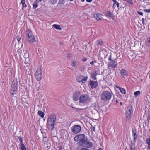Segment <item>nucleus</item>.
Masks as SVG:
<instances>
[{"instance_id": "obj_1", "label": "nucleus", "mask_w": 150, "mask_h": 150, "mask_svg": "<svg viewBox=\"0 0 150 150\" xmlns=\"http://www.w3.org/2000/svg\"><path fill=\"white\" fill-rule=\"evenodd\" d=\"M74 140L76 142L79 141L77 143V145L79 148L83 147L89 149L92 148L93 146V143L91 142L88 141L87 137H85L84 134L76 135L74 137Z\"/></svg>"}, {"instance_id": "obj_2", "label": "nucleus", "mask_w": 150, "mask_h": 150, "mask_svg": "<svg viewBox=\"0 0 150 150\" xmlns=\"http://www.w3.org/2000/svg\"><path fill=\"white\" fill-rule=\"evenodd\" d=\"M56 115L54 114H52L47 120V126L48 129L52 130L54 127V123L56 121Z\"/></svg>"}, {"instance_id": "obj_3", "label": "nucleus", "mask_w": 150, "mask_h": 150, "mask_svg": "<svg viewBox=\"0 0 150 150\" xmlns=\"http://www.w3.org/2000/svg\"><path fill=\"white\" fill-rule=\"evenodd\" d=\"M112 93L106 90L103 91L100 95V98L103 101H107L110 100L112 97Z\"/></svg>"}, {"instance_id": "obj_4", "label": "nucleus", "mask_w": 150, "mask_h": 150, "mask_svg": "<svg viewBox=\"0 0 150 150\" xmlns=\"http://www.w3.org/2000/svg\"><path fill=\"white\" fill-rule=\"evenodd\" d=\"M27 35H26V39L27 41L31 42L33 43L35 41L34 36L30 33V31L28 29L27 31Z\"/></svg>"}, {"instance_id": "obj_5", "label": "nucleus", "mask_w": 150, "mask_h": 150, "mask_svg": "<svg viewBox=\"0 0 150 150\" xmlns=\"http://www.w3.org/2000/svg\"><path fill=\"white\" fill-rule=\"evenodd\" d=\"M132 107L129 106L127 108L125 113L127 120H129L130 118L131 115L133 113Z\"/></svg>"}, {"instance_id": "obj_6", "label": "nucleus", "mask_w": 150, "mask_h": 150, "mask_svg": "<svg viewBox=\"0 0 150 150\" xmlns=\"http://www.w3.org/2000/svg\"><path fill=\"white\" fill-rule=\"evenodd\" d=\"M90 96L89 95L84 94L80 96L79 97V102L83 103H84L89 100Z\"/></svg>"}, {"instance_id": "obj_7", "label": "nucleus", "mask_w": 150, "mask_h": 150, "mask_svg": "<svg viewBox=\"0 0 150 150\" xmlns=\"http://www.w3.org/2000/svg\"><path fill=\"white\" fill-rule=\"evenodd\" d=\"M21 61L22 62L25 64L24 67H28L30 65L29 58L27 57H21Z\"/></svg>"}, {"instance_id": "obj_8", "label": "nucleus", "mask_w": 150, "mask_h": 150, "mask_svg": "<svg viewBox=\"0 0 150 150\" xmlns=\"http://www.w3.org/2000/svg\"><path fill=\"white\" fill-rule=\"evenodd\" d=\"M81 130V127L79 125H74L71 128V130L74 133L77 134L80 132Z\"/></svg>"}, {"instance_id": "obj_9", "label": "nucleus", "mask_w": 150, "mask_h": 150, "mask_svg": "<svg viewBox=\"0 0 150 150\" xmlns=\"http://www.w3.org/2000/svg\"><path fill=\"white\" fill-rule=\"evenodd\" d=\"M81 93L79 91H77L74 93L73 95V99L75 101H77L79 100V96Z\"/></svg>"}, {"instance_id": "obj_10", "label": "nucleus", "mask_w": 150, "mask_h": 150, "mask_svg": "<svg viewBox=\"0 0 150 150\" xmlns=\"http://www.w3.org/2000/svg\"><path fill=\"white\" fill-rule=\"evenodd\" d=\"M111 61V62L108 63V66L113 68H116L117 67V63L116 59H115Z\"/></svg>"}, {"instance_id": "obj_11", "label": "nucleus", "mask_w": 150, "mask_h": 150, "mask_svg": "<svg viewBox=\"0 0 150 150\" xmlns=\"http://www.w3.org/2000/svg\"><path fill=\"white\" fill-rule=\"evenodd\" d=\"M89 83L92 89L96 88L98 85V83L97 81H93L90 80L89 81Z\"/></svg>"}, {"instance_id": "obj_12", "label": "nucleus", "mask_w": 150, "mask_h": 150, "mask_svg": "<svg viewBox=\"0 0 150 150\" xmlns=\"http://www.w3.org/2000/svg\"><path fill=\"white\" fill-rule=\"evenodd\" d=\"M93 17L97 21H99L102 19L103 18L102 15L99 13L94 14L93 15Z\"/></svg>"}, {"instance_id": "obj_13", "label": "nucleus", "mask_w": 150, "mask_h": 150, "mask_svg": "<svg viewBox=\"0 0 150 150\" xmlns=\"http://www.w3.org/2000/svg\"><path fill=\"white\" fill-rule=\"evenodd\" d=\"M18 83V82L17 81V79L14 80L12 83L11 88H15L17 89Z\"/></svg>"}, {"instance_id": "obj_14", "label": "nucleus", "mask_w": 150, "mask_h": 150, "mask_svg": "<svg viewBox=\"0 0 150 150\" xmlns=\"http://www.w3.org/2000/svg\"><path fill=\"white\" fill-rule=\"evenodd\" d=\"M105 15L107 16L112 18L113 16V13L109 11H105L104 12Z\"/></svg>"}, {"instance_id": "obj_15", "label": "nucleus", "mask_w": 150, "mask_h": 150, "mask_svg": "<svg viewBox=\"0 0 150 150\" xmlns=\"http://www.w3.org/2000/svg\"><path fill=\"white\" fill-rule=\"evenodd\" d=\"M97 71L95 70L94 72L92 73L91 74V77L93 80H96V76L97 74Z\"/></svg>"}, {"instance_id": "obj_16", "label": "nucleus", "mask_w": 150, "mask_h": 150, "mask_svg": "<svg viewBox=\"0 0 150 150\" xmlns=\"http://www.w3.org/2000/svg\"><path fill=\"white\" fill-rule=\"evenodd\" d=\"M120 73L123 78H125L128 75L126 71L124 69H122Z\"/></svg>"}, {"instance_id": "obj_17", "label": "nucleus", "mask_w": 150, "mask_h": 150, "mask_svg": "<svg viewBox=\"0 0 150 150\" xmlns=\"http://www.w3.org/2000/svg\"><path fill=\"white\" fill-rule=\"evenodd\" d=\"M132 132L133 134V140H136L137 139V131L136 129H132Z\"/></svg>"}, {"instance_id": "obj_18", "label": "nucleus", "mask_w": 150, "mask_h": 150, "mask_svg": "<svg viewBox=\"0 0 150 150\" xmlns=\"http://www.w3.org/2000/svg\"><path fill=\"white\" fill-rule=\"evenodd\" d=\"M71 65L75 67L79 65V63L76 61L73 60L71 61Z\"/></svg>"}, {"instance_id": "obj_19", "label": "nucleus", "mask_w": 150, "mask_h": 150, "mask_svg": "<svg viewBox=\"0 0 150 150\" xmlns=\"http://www.w3.org/2000/svg\"><path fill=\"white\" fill-rule=\"evenodd\" d=\"M35 74V76L36 79L38 81L40 80L42 78V74Z\"/></svg>"}, {"instance_id": "obj_20", "label": "nucleus", "mask_w": 150, "mask_h": 150, "mask_svg": "<svg viewBox=\"0 0 150 150\" xmlns=\"http://www.w3.org/2000/svg\"><path fill=\"white\" fill-rule=\"evenodd\" d=\"M117 88L119 89L122 93L123 94H125V93L126 91L124 88H122L119 86L117 87Z\"/></svg>"}, {"instance_id": "obj_21", "label": "nucleus", "mask_w": 150, "mask_h": 150, "mask_svg": "<svg viewBox=\"0 0 150 150\" xmlns=\"http://www.w3.org/2000/svg\"><path fill=\"white\" fill-rule=\"evenodd\" d=\"M16 89L15 88H11L10 91V93L12 95H14L15 94H16Z\"/></svg>"}, {"instance_id": "obj_22", "label": "nucleus", "mask_w": 150, "mask_h": 150, "mask_svg": "<svg viewBox=\"0 0 150 150\" xmlns=\"http://www.w3.org/2000/svg\"><path fill=\"white\" fill-rule=\"evenodd\" d=\"M146 142L148 144V148L149 149H150V137L146 139Z\"/></svg>"}, {"instance_id": "obj_23", "label": "nucleus", "mask_w": 150, "mask_h": 150, "mask_svg": "<svg viewBox=\"0 0 150 150\" xmlns=\"http://www.w3.org/2000/svg\"><path fill=\"white\" fill-rule=\"evenodd\" d=\"M26 74L27 76V78L28 79H31L32 78V76H31L30 74L31 73L30 72H29V71H28L26 72Z\"/></svg>"}, {"instance_id": "obj_24", "label": "nucleus", "mask_w": 150, "mask_h": 150, "mask_svg": "<svg viewBox=\"0 0 150 150\" xmlns=\"http://www.w3.org/2000/svg\"><path fill=\"white\" fill-rule=\"evenodd\" d=\"M53 27L57 29L61 30L62 29L60 26L58 25L54 24L53 25Z\"/></svg>"}, {"instance_id": "obj_25", "label": "nucleus", "mask_w": 150, "mask_h": 150, "mask_svg": "<svg viewBox=\"0 0 150 150\" xmlns=\"http://www.w3.org/2000/svg\"><path fill=\"white\" fill-rule=\"evenodd\" d=\"M136 140H134L133 141H131V144L130 145V148L131 147H135V143L136 142Z\"/></svg>"}, {"instance_id": "obj_26", "label": "nucleus", "mask_w": 150, "mask_h": 150, "mask_svg": "<svg viewBox=\"0 0 150 150\" xmlns=\"http://www.w3.org/2000/svg\"><path fill=\"white\" fill-rule=\"evenodd\" d=\"M38 114L41 117V118H43L44 116V114L43 112L41 111H38Z\"/></svg>"}, {"instance_id": "obj_27", "label": "nucleus", "mask_w": 150, "mask_h": 150, "mask_svg": "<svg viewBox=\"0 0 150 150\" xmlns=\"http://www.w3.org/2000/svg\"><path fill=\"white\" fill-rule=\"evenodd\" d=\"M21 150H26V148L24 144L20 145Z\"/></svg>"}, {"instance_id": "obj_28", "label": "nucleus", "mask_w": 150, "mask_h": 150, "mask_svg": "<svg viewBox=\"0 0 150 150\" xmlns=\"http://www.w3.org/2000/svg\"><path fill=\"white\" fill-rule=\"evenodd\" d=\"M38 2L37 1H35L33 4V8L34 9H35L38 7Z\"/></svg>"}, {"instance_id": "obj_29", "label": "nucleus", "mask_w": 150, "mask_h": 150, "mask_svg": "<svg viewBox=\"0 0 150 150\" xmlns=\"http://www.w3.org/2000/svg\"><path fill=\"white\" fill-rule=\"evenodd\" d=\"M113 2V6H115L116 4L117 7L118 8L119 7V3L116 0H112Z\"/></svg>"}, {"instance_id": "obj_30", "label": "nucleus", "mask_w": 150, "mask_h": 150, "mask_svg": "<svg viewBox=\"0 0 150 150\" xmlns=\"http://www.w3.org/2000/svg\"><path fill=\"white\" fill-rule=\"evenodd\" d=\"M141 93L139 91L135 92L134 94L135 97H137L138 96L140 95Z\"/></svg>"}, {"instance_id": "obj_31", "label": "nucleus", "mask_w": 150, "mask_h": 150, "mask_svg": "<svg viewBox=\"0 0 150 150\" xmlns=\"http://www.w3.org/2000/svg\"><path fill=\"white\" fill-rule=\"evenodd\" d=\"M104 44L103 42L101 40H98V43L97 45H103Z\"/></svg>"}, {"instance_id": "obj_32", "label": "nucleus", "mask_w": 150, "mask_h": 150, "mask_svg": "<svg viewBox=\"0 0 150 150\" xmlns=\"http://www.w3.org/2000/svg\"><path fill=\"white\" fill-rule=\"evenodd\" d=\"M42 74V71L41 69H38L36 71L35 74Z\"/></svg>"}, {"instance_id": "obj_33", "label": "nucleus", "mask_w": 150, "mask_h": 150, "mask_svg": "<svg viewBox=\"0 0 150 150\" xmlns=\"http://www.w3.org/2000/svg\"><path fill=\"white\" fill-rule=\"evenodd\" d=\"M23 138V137L20 136L19 137V140L20 141V145L21 144H23V139H22Z\"/></svg>"}, {"instance_id": "obj_34", "label": "nucleus", "mask_w": 150, "mask_h": 150, "mask_svg": "<svg viewBox=\"0 0 150 150\" xmlns=\"http://www.w3.org/2000/svg\"><path fill=\"white\" fill-rule=\"evenodd\" d=\"M57 0H50V3L52 4H54L57 3Z\"/></svg>"}, {"instance_id": "obj_35", "label": "nucleus", "mask_w": 150, "mask_h": 150, "mask_svg": "<svg viewBox=\"0 0 150 150\" xmlns=\"http://www.w3.org/2000/svg\"><path fill=\"white\" fill-rule=\"evenodd\" d=\"M83 77V79H82V81L83 82V81H87V79H88V77L86 76V77Z\"/></svg>"}, {"instance_id": "obj_36", "label": "nucleus", "mask_w": 150, "mask_h": 150, "mask_svg": "<svg viewBox=\"0 0 150 150\" xmlns=\"http://www.w3.org/2000/svg\"><path fill=\"white\" fill-rule=\"evenodd\" d=\"M80 148H81L80 150H89V149H88V148H86V147H82Z\"/></svg>"}, {"instance_id": "obj_37", "label": "nucleus", "mask_w": 150, "mask_h": 150, "mask_svg": "<svg viewBox=\"0 0 150 150\" xmlns=\"http://www.w3.org/2000/svg\"><path fill=\"white\" fill-rule=\"evenodd\" d=\"M64 1L63 0H61L59 1V4H64Z\"/></svg>"}, {"instance_id": "obj_38", "label": "nucleus", "mask_w": 150, "mask_h": 150, "mask_svg": "<svg viewBox=\"0 0 150 150\" xmlns=\"http://www.w3.org/2000/svg\"><path fill=\"white\" fill-rule=\"evenodd\" d=\"M16 39L18 41H19L21 39V37L19 35H17L16 37Z\"/></svg>"}, {"instance_id": "obj_39", "label": "nucleus", "mask_w": 150, "mask_h": 150, "mask_svg": "<svg viewBox=\"0 0 150 150\" xmlns=\"http://www.w3.org/2000/svg\"><path fill=\"white\" fill-rule=\"evenodd\" d=\"M95 62H96V61L95 60H94L93 61H91V62H90V64L92 65H93L94 63Z\"/></svg>"}, {"instance_id": "obj_40", "label": "nucleus", "mask_w": 150, "mask_h": 150, "mask_svg": "<svg viewBox=\"0 0 150 150\" xmlns=\"http://www.w3.org/2000/svg\"><path fill=\"white\" fill-rule=\"evenodd\" d=\"M128 3L132 4V0H125Z\"/></svg>"}, {"instance_id": "obj_41", "label": "nucleus", "mask_w": 150, "mask_h": 150, "mask_svg": "<svg viewBox=\"0 0 150 150\" xmlns=\"http://www.w3.org/2000/svg\"><path fill=\"white\" fill-rule=\"evenodd\" d=\"M111 57H112V56H111V54H110V55H109V58L108 59L110 61H111L112 60L111 59Z\"/></svg>"}, {"instance_id": "obj_42", "label": "nucleus", "mask_w": 150, "mask_h": 150, "mask_svg": "<svg viewBox=\"0 0 150 150\" xmlns=\"http://www.w3.org/2000/svg\"><path fill=\"white\" fill-rule=\"evenodd\" d=\"M144 11L145 12H148V13H150V9H144Z\"/></svg>"}, {"instance_id": "obj_43", "label": "nucleus", "mask_w": 150, "mask_h": 150, "mask_svg": "<svg viewBox=\"0 0 150 150\" xmlns=\"http://www.w3.org/2000/svg\"><path fill=\"white\" fill-rule=\"evenodd\" d=\"M22 5L23 6V7H27V5L25 3V2L23 3V4H22Z\"/></svg>"}, {"instance_id": "obj_44", "label": "nucleus", "mask_w": 150, "mask_h": 150, "mask_svg": "<svg viewBox=\"0 0 150 150\" xmlns=\"http://www.w3.org/2000/svg\"><path fill=\"white\" fill-rule=\"evenodd\" d=\"M137 13L138 14L142 15V16L143 15V13L142 12H141L138 11Z\"/></svg>"}, {"instance_id": "obj_45", "label": "nucleus", "mask_w": 150, "mask_h": 150, "mask_svg": "<svg viewBox=\"0 0 150 150\" xmlns=\"http://www.w3.org/2000/svg\"><path fill=\"white\" fill-rule=\"evenodd\" d=\"M87 60V59L86 57H84L82 58V60L83 62H85Z\"/></svg>"}, {"instance_id": "obj_46", "label": "nucleus", "mask_w": 150, "mask_h": 150, "mask_svg": "<svg viewBox=\"0 0 150 150\" xmlns=\"http://www.w3.org/2000/svg\"><path fill=\"white\" fill-rule=\"evenodd\" d=\"M142 21L143 25H144V18H142Z\"/></svg>"}, {"instance_id": "obj_47", "label": "nucleus", "mask_w": 150, "mask_h": 150, "mask_svg": "<svg viewBox=\"0 0 150 150\" xmlns=\"http://www.w3.org/2000/svg\"><path fill=\"white\" fill-rule=\"evenodd\" d=\"M31 79H28V78H27V81H28L29 83H30L31 82V81H31Z\"/></svg>"}, {"instance_id": "obj_48", "label": "nucleus", "mask_w": 150, "mask_h": 150, "mask_svg": "<svg viewBox=\"0 0 150 150\" xmlns=\"http://www.w3.org/2000/svg\"><path fill=\"white\" fill-rule=\"evenodd\" d=\"M28 54L27 53H24V56H23V57L24 56V57H27L28 56Z\"/></svg>"}, {"instance_id": "obj_49", "label": "nucleus", "mask_w": 150, "mask_h": 150, "mask_svg": "<svg viewBox=\"0 0 150 150\" xmlns=\"http://www.w3.org/2000/svg\"><path fill=\"white\" fill-rule=\"evenodd\" d=\"M59 150H62V148L61 146H59Z\"/></svg>"}, {"instance_id": "obj_50", "label": "nucleus", "mask_w": 150, "mask_h": 150, "mask_svg": "<svg viewBox=\"0 0 150 150\" xmlns=\"http://www.w3.org/2000/svg\"><path fill=\"white\" fill-rule=\"evenodd\" d=\"M131 150H135V147H131L130 148Z\"/></svg>"}, {"instance_id": "obj_51", "label": "nucleus", "mask_w": 150, "mask_h": 150, "mask_svg": "<svg viewBox=\"0 0 150 150\" xmlns=\"http://www.w3.org/2000/svg\"><path fill=\"white\" fill-rule=\"evenodd\" d=\"M77 80H78V81L79 82H82V83H83V81H82V79L81 80H78V79H77Z\"/></svg>"}, {"instance_id": "obj_52", "label": "nucleus", "mask_w": 150, "mask_h": 150, "mask_svg": "<svg viewBox=\"0 0 150 150\" xmlns=\"http://www.w3.org/2000/svg\"><path fill=\"white\" fill-rule=\"evenodd\" d=\"M21 3L22 4H23V3L25 2V0H21Z\"/></svg>"}, {"instance_id": "obj_53", "label": "nucleus", "mask_w": 150, "mask_h": 150, "mask_svg": "<svg viewBox=\"0 0 150 150\" xmlns=\"http://www.w3.org/2000/svg\"><path fill=\"white\" fill-rule=\"evenodd\" d=\"M86 1L88 2H91L92 1V0H86Z\"/></svg>"}, {"instance_id": "obj_54", "label": "nucleus", "mask_w": 150, "mask_h": 150, "mask_svg": "<svg viewBox=\"0 0 150 150\" xmlns=\"http://www.w3.org/2000/svg\"><path fill=\"white\" fill-rule=\"evenodd\" d=\"M93 130L94 131H95V127H93Z\"/></svg>"}, {"instance_id": "obj_55", "label": "nucleus", "mask_w": 150, "mask_h": 150, "mask_svg": "<svg viewBox=\"0 0 150 150\" xmlns=\"http://www.w3.org/2000/svg\"><path fill=\"white\" fill-rule=\"evenodd\" d=\"M98 150H103V149L101 148H100L99 149H98Z\"/></svg>"}, {"instance_id": "obj_56", "label": "nucleus", "mask_w": 150, "mask_h": 150, "mask_svg": "<svg viewBox=\"0 0 150 150\" xmlns=\"http://www.w3.org/2000/svg\"><path fill=\"white\" fill-rule=\"evenodd\" d=\"M21 85L23 86H25L24 84V83H23V84H21Z\"/></svg>"}, {"instance_id": "obj_57", "label": "nucleus", "mask_w": 150, "mask_h": 150, "mask_svg": "<svg viewBox=\"0 0 150 150\" xmlns=\"http://www.w3.org/2000/svg\"><path fill=\"white\" fill-rule=\"evenodd\" d=\"M122 103L121 102H120V105H122Z\"/></svg>"}, {"instance_id": "obj_58", "label": "nucleus", "mask_w": 150, "mask_h": 150, "mask_svg": "<svg viewBox=\"0 0 150 150\" xmlns=\"http://www.w3.org/2000/svg\"><path fill=\"white\" fill-rule=\"evenodd\" d=\"M125 150H129L127 148H126Z\"/></svg>"}, {"instance_id": "obj_59", "label": "nucleus", "mask_w": 150, "mask_h": 150, "mask_svg": "<svg viewBox=\"0 0 150 150\" xmlns=\"http://www.w3.org/2000/svg\"><path fill=\"white\" fill-rule=\"evenodd\" d=\"M81 0V1L83 2H84L85 1V0Z\"/></svg>"}, {"instance_id": "obj_60", "label": "nucleus", "mask_w": 150, "mask_h": 150, "mask_svg": "<svg viewBox=\"0 0 150 150\" xmlns=\"http://www.w3.org/2000/svg\"><path fill=\"white\" fill-rule=\"evenodd\" d=\"M29 85L30 86H31V84H30V83L29 84Z\"/></svg>"}, {"instance_id": "obj_61", "label": "nucleus", "mask_w": 150, "mask_h": 150, "mask_svg": "<svg viewBox=\"0 0 150 150\" xmlns=\"http://www.w3.org/2000/svg\"><path fill=\"white\" fill-rule=\"evenodd\" d=\"M70 1H73V0H69Z\"/></svg>"}, {"instance_id": "obj_62", "label": "nucleus", "mask_w": 150, "mask_h": 150, "mask_svg": "<svg viewBox=\"0 0 150 150\" xmlns=\"http://www.w3.org/2000/svg\"><path fill=\"white\" fill-rule=\"evenodd\" d=\"M116 102H117V103H118V101H117V100H116Z\"/></svg>"}, {"instance_id": "obj_63", "label": "nucleus", "mask_w": 150, "mask_h": 150, "mask_svg": "<svg viewBox=\"0 0 150 150\" xmlns=\"http://www.w3.org/2000/svg\"><path fill=\"white\" fill-rule=\"evenodd\" d=\"M39 1H41V0H39Z\"/></svg>"}, {"instance_id": "obj_64", "label": "nucleus", "mask_w": 150, "mask_h": 150, "mask_svg": "<svg viewBox=\"0 0 150 150\" xmlns=\"http://www.w3.org/2000/svg\"><path fill=\"white\" fill-rule=\"evenodd\" d=\"M149 78L150 79V75H149Z\"/></svg>"}]
</instances>
